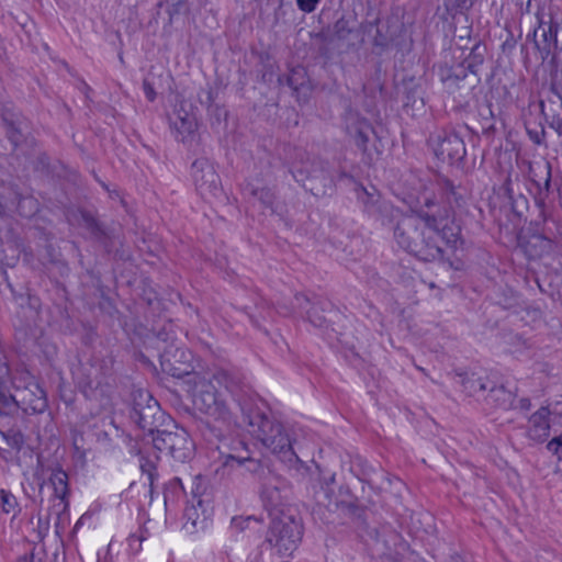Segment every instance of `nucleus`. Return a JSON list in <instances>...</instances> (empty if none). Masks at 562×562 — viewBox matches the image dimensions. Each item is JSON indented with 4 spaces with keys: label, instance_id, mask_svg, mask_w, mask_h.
I'll return each instance as SVG.
<instances>
[{
    "label": "nucleus",
    "instance_id": "nucleus-23",
    "mask_svg": "<svg viewBox=\"0 0 562 562\" xmlns=\"http://www.w3.org/2000/svg\"><path fill=\"white\" fill-rule=\"evenodd\" d=\"M516 394L507 390L504 384H496L495 381L488 383L487 390L482 396V401L488 409L508 411L513 409Z\"/></svg>",
    "mask_w": 562,
    "mask_h": 562
},
{
    "label": "nucleus",
    "instance_id": "nucleus-5",
    "mask_svg": "<svg viewBox=\"0 0 562 562\" xmlns=\"http://www.w3.org/2000/svg\"><path fill=\"white\" fill-rule=\"evenodd\" d=\"M130 418L153 439L165 426H175V420L167 415L159 403L148 391L138 390L133 393Z\"/></svg>",
    "mask_w": 562,
    "mask_h": 562
},
{
    "label": "nucleus",
    "instance_id": "nucleus-6",
    "mask_svg": "<svg viewBox=\"0 0 562 562\" xmlns=\"http://www.w3.org/2000/svg\"><path fill=\"white\" fill-rule=\"evenodd\" d=\"M156 347L162 372L176 379H183L193 372L191 351L175 345L173 338L165 330L158 331Z\"/></svg>",
    "mask_w": 562,
    "mask_h": 562
},
{
    "label": "nucleus",
    "instance_id": "nucleus-4",
    "mask_svg": "<svg viewBox=\"0 0 562 562\" xmlns=\"http://www.w3.org/2000/svg\"><path fill=\"white\" fill-rule=\"evenodd\" d=\"M270 525L265 540L251 562H262L266 550H276L279 557H290L297 549L303 537V522L300 516L291 513H279L270 517Z\"/></svg>",
    "mask_w": 562,
    "mask_h": 562
},
{
    "label": "nucleus",
    "instance_id": "nucleus-3",
    "mask_svg": "<svg viewBox=\"0 0 562 562\" xmlns=\"http://www.w3.org/2000/svg\"><path fill=\"white\" fill-rule=\"evenodd\" d=\"M396 244L409 255L425 262L442 260L443 249L438 244L439 233L427 231L414 215L402 218L393 228Z\"/></svg>",
    "mask_w": 562,
    "mask_h": 562
},
{
    "label": "nucleus",
    "instance_id": "nucleus-62",
    "mask_svg": "<svg viewBox=\"0 0 562 562\" xmlns=\"http://www.w3.org/2000/svg\"><path fill=\"white\" fill-rule=\"evenodd\" d=\"M143 89L148 101L153 102L156 98V91L154 86L147 79H144L143 81Z\"/></svg>",
    "mask_w": 562,
    "mask_h": 562
},
{
    "label": "nucleus",
    "instance_id": "nucleus-32",
    "mask_svg": "<svg viewBox=\"0 0 562 562\" xmlns=\"http://www.w3.org/2000/svg\"><path fill=\"white\" fill-rule=\"evenodd\" d=\"M335 506L357 522L359 532L362 536L366 525H370L368 522V512L356 502L335 503Z\"/></svg>",
    "mask_w": 562,
    "mask_h": 562
},
{
    "label": "nucleus",
    "instance_id": "nucleus-35",
    "mask_svg": "<svg viewBox=\"0 0 562 562\" xmlns=\"http://www.w3.org/2000/svg\"><path fill=\"white\" fill-rule=\"evenodd\" d=\"M372 189L373 191L370 192L364 187L360 186L357 190V199L361 203L363 213H366L369 217L376 210L378 205H380L384 200L374 188Z\"/></svg>",
    "mask_w": 562,
    "mask_h": 562
},
{
    "label": "nucleus",
    "instance_id": "nucleus-42",
    "mask_svg": "<svg viewBox=\"0 0 562 562\" xmlns=\"http://www.w3.org/2000/svg\"><path fill=\"white\" fill-rule=\"evenodd\" d=\"M205 490L206 487L204 484V480L200 475L195 476L192 482L191 497L188 499V502H192V504L196 503V505L201 508L202 514L205 513L203 499V494Z\"/></svg>",
    "mask_w": 562,
    "mask_h": 562
},
{
    "label": "nucleus",
    "instance_id": "nucleus-15",
    "mask_svg": "<svg viewBox=\"0 0 562 562\" xmlns=\"http://www.w3.org/2000/svg\"><path fill=\"white\" fill-rule=\"evenodd\" d=\"M193 404L196 409L205 415H221L229 411L221 393L216 390L213 381H201L195 385Z\"/></svg>",
    "mask_w": 562,
    "mask_h": 562
},
{
    "label": "nucleus",
    "instance_id": "nucleus-22",
    "mask_svg": "<svg viewBox=\"0 0 562 562\" xmlns=\"http://www.w3.org/2000/svg\"><path fill=\"white\" fill-rule=\"evenodd\" d=\"M223 467H240L249 459V450L244 441L237 438H227L216 445Z\"/></svg>",
    "mask_w": 562,
    "mask_h": 562
},
{
    "label": "nucleus",
    "instance_id": "nucleus-14",
    "mask_svg": "<svg viewBox=\"0 0 562 562\" xmlns=\"http://www.w3.org/2000/svg\"><path fill=\"white\" fill-rule=\"evenodd\" d=\"M13 385L20 407L25 414H42L47 409L46 392L34 378H27L23 385L15 382Z\"/></svg>",
    "mask_w": 562,
    "mask_h": 562
},
{
    "label": "nucleus",
    "instance_id": "nucleus-57",
    "mask_svg": "<svg viewBox=\"0 0 562 562\" xmlns=\"http://www.w3.org/2000/svg\"><path fill=\"white\" fill-rule=\"evenodd\" d=\"M547 449L552 452V454L557 456L559 460H562V434L552 438L548 442Z\"/></svg>",
    "mask_w": 562,
    "mask_h": 562
},
{
    "label": "nucleus",
    "instance_id": "nucleus-29",
    "mask_svg": "<svg viewBox=\"0 0 562 562\" xmlns=\"http://www.w3.org/2000/svg\"><path fill=\"white\" fill-rule=\"evenodd\" d=\"M486 54V44L481 40L474 38V43L470 47L469 54L460 63L469 70L470 74L477 76L485 61Z\"/></svg>",
    "mask_w": 562,
    "mask_h": 562
},
{
    "label": "nucleus",
    "instance_id": "nucleus-18",
    "mask_svg": "<svg viewBox=\"0 0 562 562\" xmlns=\"http://www.w3.org/2000/svg\"><path fill=\"white\" fill-rule=\"evenodd\" d=\"M541 213L543 214V227L541 229L537 227L526 241V250L531 257H541L553 248L555 235L549 224L555 225V221L543 210Z\"/></svg>",
    "mask_w": 562,
    "mask_h": 562
},
{
    "label": "nucleus",
    "instance_id": "nucleus-36",
    "mask_svg": "<svg viewBox=\"0 0 562 562\" xmlns=\"http://www.w3.org/2000/svg\"><path fill=\"white\" fill-rule=\"evenodd\" d=\"M21 409L18 394L9 393V386L0 390V416H14Z\"/></svg>",
    "mask_w": 562,
    "mask_h": 562
},
{
    "label": "nucleus",
    "instance_id": "nucleus-2",
    "mask_svg": "<svg viewBox=\"0 0 562 562\" xmlns=\"http://www.w3.org/2000/svg\"><path fill=\"white\" fill-rule=\"evenodd\" d=\"M361 27L363 33L372 40L373 56H387L394 50V57L400 55L403 59L413 48V40L396 15L367 20L361 23Z\"/></svg>",
    "mask_w": 562,
    "mask_h": 562
},
{
    "label": "nucleus",
    "instance_id": "nucleus-58",
    "mask_svg": "<svg viewBox=\"0 0 562 562\" xmlns=\"http://www.w3.org/2000/svg\"><path fill=\"white\" fill-rule=\"evenodd\" d=\"M527 133L529 135V138L537 145H541L543 144L544 142V137H546V131H544V127L542 125L539 126V130L535 128H530L527 126Z\"/></svg>",
    "mask_w": 562,
    "mask_h": 562
},
{
    "label": "nucleus",
    "instance_id": "nucleus-9",
    "mask_svg": "<svg viewBox=\"0 0 562 562\" xmlns=\"http://www.w3.org/2000/svg\"><path fill=\"white\" fill-rule=\"evenodd\" d=\"M291 496L292 485L279 474L268 477L260 485V498L269 517L277 516L279 513H291L292 509L289 506Z\"/></svg>",
    "mask_w": 562,
    "mask_h": 562
},
{
    "label": "nucleus",
    "instance_id": "nucleus-19",
    "mask_svg": "<svg viewBox=\"0 0 562 562\" xmlns=\"http://www.w3.org/2000/svg\"><path fill=\"white\" fill-rule=\"evenodd\" d=\"M31 307H21L14 322L15 338L24 347L36 345L42 336V328L35 323Z\"/></svg>",
    "mask_w": 562,
    "mask_h": 562
},
{
    "label": "nucleus",
    "instance_id": "nucleus-27",
    "mask_svg": "<svg viewBox=\"0 0 562 562\" xmlns=\"http://www.w3.org/2000/svg\"><path fill=\"white\" fill-rule=\"evenodd\" d=\"M438 187L442 198L451 209H462L467 204V189L456 186L450 179L441 178L438 180Z\"/></svg>",
    "mask_w": 562,
    "mask_h": 562
},
{
    "label": "nucleus",
    "instance_id": "nucleus-59",
    "mask_svg": "<svg viewBox=\"0 0 562 562\" xmlns=\"http://www.w3.org/2000/svg\"><path fill=\"white\" fill-rule=\"evenodd\" d=\"M321 0H296L297 8L305 12L312 13Z\"/></svg>",
    "mask_w": 562,
    "mask_h": 562
},
{
    "label": "nucleus",
    "instance_id": "nucleus-52",
    "mask_svg": "<svg viewBox=\"0 0 562 562\" xmlns=\"http://www.w3.org/2000/svg\"><path fill=\"white\" fill-rule=\"evenodd\" d=\"M251 194L256 196L263 207H272L274 202V194L269 188L252 189Z\"/></svg>",
    "mask_w": 562,
    "mask_h": 562
},
{
    "label": "nucleus",
    "instance_id": "nucleus-37",
    "mask_svg": "<svg viewBox=\"0 0 562 562\" xmlns=\"http://www.w3.org/2000/svg\"><path fill=\"white\" fill-rule=\"evenodd\" d=\"M243 465H246L247 470L252 473L260 484L273 476L276 473L268 467L263 465L259 460H256L249 456V459L245 461Z\"/></svg>",
    "mask_w": 562,
    "mask_h": 562
},
{
    "label": "nucleus",
    "instance_id": "nucleus-50",
    "mask_svg": "<svg viewBox=\"0 0 562 562\" xmlns=\"http://www.w3.org/2000/svg\"><path fill=\"white\" fill-rule=\"evenodd\" d=\"M8 190V195L0 193V209L15 207L20 203V193L13 187H9Z\"/></svg>",
    "mask_w": 562,
    "mask_h": 562
},
{
    "label": "nucleus",
    "instance_id": "nucleus-47",
    "mask_svg": "<svg viewBox=\"0 0 562 562\" xmlns=\"http://www.w3.org/2000/svg\"><path fill=\"white\" fill-rule=\"evenodd\" d=\"M1 117L5 126L14 125L16 123L20 124V122L26 121L13 106L8 105L2 108Z\"/></svg>",
    "mask_w": 562,
    "mask_h": 562
},
{
    "label": "nucleus",
    "instance_id": "nucleus-25",
    "mask_svg": "<svg viewBox=\"0 0 562 562\" xmlns=\"http://www.w3.org/2000/svg\"><path fill=\"white\" fill-rule=\"evenodd\" d=\"M559 23L550 21L548 29H542L541 38L535 40V47L540 54L541 60L554 58L558 49Z\"/></svg>",
    "mask_w": 562,
    "mask_h": 562
},
{
    "label": "nucleus",
    "instance_id": "nucleus-46",
    "mask_svg": "<svg viewBox=\"0 0 562 562\" xmlns=\"http://www.w3.org/2000/svg\"><path fill=\"white\" fill-rule=\"evenodd\" d=\"M173 125L176 130L184 136L194 132L196 123L193 117L186 114V116L178 115V119L173 122Z\"/></svg>",
    "mask_w": 562,
    "mask_h": 562
},
{
    "label": "nucleus",
    "instance_id": "nucleus-49",
    "mask_svg": "<svg viewBox=\"0 0 562 562\" xmlns=\"http://www.w3.org/2000/svg\"><path fill=\"white\" fill-rule=\"evenodd\" d=\"M213 380L218 384L224 386L227 391L234 392V387L236 386L235 378L225 370H218L213 374Z\"/></svg>",
    "mask_w": 562,
    "mask_h": 562
},
{
    "label": "nucleus",
    "instance_id": "nucleus-26",
    "mask_svg": "<svg viewBox=\"0 0 562 562\" xmlns=\"http://www.w3.org/2000/svg\"><path fill=\"white\" fill-rule=\"evenodd\" d=\"M468 74L469 70L461 63L452 66L443 64L438 69L440 81L450 93L460 88V82L465 80Z\"/></svg>",
    "mask_w": 562,
    "mask_h": 562
},
{
    "label": "nucleus",
    "instance_id": "nucleus-44",
    "mask_svg": "<svg viewBox=\"0 0 562 562\" xmlns=\"http://www.w3.org/2000/svg\"><path fill=\"white\" fill-rule=\"evenodd\" d=\"M551 164L549 161H543L541 164H536L535 167L530 168V178L532 183L538 187L541 184L547 177L551 175Z\"/></svg>",
    "mask_w": 562,
    "mask_h": 562
},
{
    "label": "nucleus",
    "instance_id": "nucleus-24",
    "mask_svg": "<svg viewBox=\"0 0 562 562\" xmlns=\"http://www.w3.org/2000/svg\"><path fill=\"white\" fill-rule=\"evenodd\" d=\"M551 411L548 407H540L529 419L530 427L527 436L535 442H544L550 435L549 416Z\"/></svg>",
    "mask_w": 562,
    "mask_h": 562
},
{
    "label": "nucleus",
    "instance_id": "nucleus-64",
    "mask_svg": "<svg viewBox=\"0 0 562 562\" xmlns=\"http://www.w3.org/2000/svg\"><path fill=\"white\" fill-rule=\"evenodd\" d=\"M531 407V402L528 397H522L518 401V404L515 405L513 408H519L520 411L527 412Z\"/></svg>",
    "mask_w": 562,
    "mask_h": 562
},
{
    "label": "nucleus",
    "instance_id": "nucleus-34",
    "mask_svg": "<svg viewBox=\"0 0 562 562\" xmlns=\"http://www.w3.org/2000/svg\"><path fill=\"white\" fill-rule=\"evenodd\" d=\"M25 443L24 435L18 428L0 430V450L20 452Z\"/></svg>",
    "mask_w": 562,
    "mask_h": 562
},
{
    "label": "nucleus",
    "instance_id": "nucleus-33",
    "mask_svg": "<svg viewBox=\"0 0 562 562\" xmlns=\"http://www.w3.org/2000/svg\"><path fill=\"white\" fill-rule=\"evenodd\" d=\"M439 237L453 250L463 249L464 240L461 236V227L453 221L440 224Z\"/></svg>",
    "mask_w": 562,
    "mask_h": 562
},
{
    "label": "nucleus",
    "instance_id": "nucleus-1",
    "mask_svg": "<svg viewBox=\"0 0 562 562\" xmlns=\"http://www.w3.org/2000/svg\"><path fill=\"white\" fill-rule=\"evenodd\" d=\"M241 424L248 431L289 468H296L301 462L293 448L289 429L279 420L254 407L240 404Z\"/></svg>",
    "mask_w": 562,
    "mask_h": 562
},
{
    "label": "nucleus",
    "instance_id": "nucleus-51",
    "mask_svg": "<svg viewBox=\"0 0 562 562\" xmlns=\"http://www.w3.org/2000/svg\"><path fill=\"white\" fill-rule=\"evenodd\" d=\"M334 35L338 40H347L348 36L352 33V27L350 26L349 20L344 16L336 21L333 27Z\"/></svg>",
    "mask_w": 562,
    "mask_h": 562
},
{
    "label": "nucleus",
    "instance_id": "nucleus-11",
    "mask_svg": "<svg viewBox=\"0 0 562 562\" xmlns=\"http://www.w3.org/2000/svg\"><path fill=\"white\" fill-rule=\"evenodd\" d=\"M78 212L81 218L80 225L89 232L90 237L99 243L104 251L108 255H112L114 259L125 260V252L116 248V244L120 241L117 240L114 229L109 228L88 210L80 209Z\"/></svg>",
    "mask_w": 562,
    "mask_h": 562
},
{
    "label": "nucleus",
    "instance_id": "nucleus-20",
    "mask_svg": "<svg viewBox=\"0 0 562 562\" xmlns=\"http://www.w3.org/2000/svg\"><path fill=\"white\" fill-rule=\"evenodd\" d=\"M540 109L547 124L562 136V94L554 86H551L546 99L540 101Z\"/></svg>",
    "mask_w": 562,
    "mask_h": 562
},
{
    "label": "nucleus",
    "instance_id": "nucleus-39",
    "mask_svg": "<svg viewBox=\"0 0 562 562\" xmlns=\"http://www.w3.org/2000/svg\"><path fill=\"white\" fill-rule=\"evenodd\" d=\"M0 507L4 514H12L13 518L21 512L16 497L3 488L0 490Z\"/></svg>",
    "mask_w": 562,
    "mask_h": 562
},
{
    "label": "nucleus",
    "instance_id": "nucleus-30",
    "mask_svg": "<svg viewBox=\"0 0 562 562\" xmlns=\"http://www.w3.org/2000/svg\"><path fill=\"white\" fill-rule=\"evenodd\" d=\"M50 475L48 477V482L54 490V495L56 498H59L63 503H65V507L68 506V496L70 494L69 490V476L66 471H64L58 464L54 468H49Z\"/></svg>",
    "mask_w": 562,
    "mask_h": 562
},
{
    "label": "nucleus",
    "instance_id": "nucleus-56",
    "mask_svg": "<svg viewBox=\"0 0 562 562\" xmlns=\"http://www.w3.org/2000/svg\"><path fill=\"white\" fill-rule=\"evenodd\" d=\"M10 369L8 363L0 357V390H4L9 386Z\"/></svg>",
    "mask_w": 562,
    "mask_h": 562
},
{
    "label": "nucleus",
    "instance_id": "nucleus-41",
    "mask_svg": "<svg viewBox=\"0 0 562 562\" xmlns=\"http://www.w3.org/2000/svg\"><path fill=\"white\" fill-rule=\"evenodd\" d=\"M258 60L259 66L261 67V81L265 83L270 82L272 80L274 69V61L271 55L268 52H260L258 53Z\"/></svg>",
    "mask_w": 562,
    "mask_h": 562
},
{
    "label": "nucleus",
    "instance_id": "nucleus-10",
    "mask_svg": "<svg viewBox=\"0 0 562 562\" xmlns=\"http://www.w3.org/2000/svg\"><path fill=\"white\" fill-rule=\"evenodd\" d=\"M294 306L306 314L307 321L318 328H328L333 322V317L338 315L334 304L322 296L313 295L312 297L297 293L294 296Z\"/></svg>",
    "mask_w": 562,
    "mask_h": 562
},
{
    "label": "nucleus",
    "instance_id": "nucleus-53",
    "mask_svg": "<svg viewBox=\"0 0 562 562\" xmlns=\"http://www.w3.org/2000/svg\"><path fill=\"white\" fill-rule=\"evenodd\" d=\"M553 186L551 181V175L547 177L541 184L537 187V196L536 201L540 206H543L546 198L549 196L550 193L553 192Z\"/></svg>",
    "mask_w": 562,
    "mask_h": 562
},
{
    "label": "nucleus",
    "instance_id": "nucleus-31",
    "mask_svg": "<svg viewBox=\"0 0 562 562\" xmlns=\"http://www.w3.org/2000/svg\"><path fill=\"white\" fill-rule=\"evenodd\" d=\"M408 216L409 215H405L401 209L394 206L391 202L383 200L370 217L379 221L382 225L394 224V227H398V223L402 218Z\"/></svg>",
    "mask_w": 562,
    "mask_h": 562
},
{
    "label": "nucleus",
    "instance_id": "nucleus-63",
    "mask_svg": "<svg viewBox=\"0 0 562 562\" xmlns=\"http://www.w3.org/2000/svg\"><path fill=\"white\" fill-rule=\"evenodd\" d=\"M515 46H516V40H515L513 33L510 31H508V36L502 44V50L504 53H506V52L509 53L515 48Z\"/></svg>",
    "mask_w": 562,
    "mask_h": 562
},
{
    "label": "nucleus",
    "instance_id": "nucleus-38",
    "mask_svg": "<svg viewBox=\"0 0 562 562\" xmlns=\"http://www.w3.org/2000/svg\"><path fill=\"white\" fill-rule=\"evenodd\" d=\"M375 57L376 60L374 63V71L370 77V81L373 83L374 88L382 91L384 89V77L386 76L385 63L389 59V55Z\"/></svg>",
    "mask_w": 562,
    "mask_h": 562
},
{
    "label": "nucleus",
    "instance_id": "nucleus-13",
    "mask_svg": "<svg viewBox=\"0 0 562 562\" xmlns=\"http://www.w3.org/2000/svg\"><path fill=\"white\" fill-rule=\"evenodd\" d=\"M191 176L198 192L203 199L222 195L221 178L207 158H198L192 162Z\"/></svg>",
    "mask_w": 562,
    "mask_h": 562
},
{
    "label": "nucleus",
    "instance_id": "nucleus-43",
    "mask_svg": "<svg viewBox=\"0 0 562 562\" xmlns=\"http://www.w3.org/2000/svg\"><path fill=\"white\" fill-rule=\"evenodd\" d=\"M412 215L418 217L420 220L422 225L427 231H436L439 233L440 224L443 222V218L438 217L436 214L428 213L424 210H420Z\"/></svg>",
    "mask_w": 562,
    "mask_h": 562
},
{
    "label": "nucleus",
    "instance_id": "nucleus-12",
    "mask_svg": "<svg viewBox=\"0 0 562 562\" xmlns=\"http://www.w3.org/2000/svg\"><path fill=\"white\" fill-rule=\"evenodd\" d=\"M429 143L438 160L449 166L460 167L462 165L467 149L463 139L458 134L442 132L430 137Z\"/></svg>",
    "mask_w": 562,
    "mask_h": 562
},
{
    "label": "nucleus",
    "instance_id": "nucleus-55",
    "mask_svg": "<svg viewBox=\"0 0 562 562\" xmlns=\"http://www.w3.org/2000/svg\"><path fill=\"white\" fill-rule=\"evenodd\" d=\"M465 30H467V34L459 35L457 38H454V42H453V45L456 46V48L461 50L462 54L464 53V50H470L471 46H469V43L472 42L471 30L470 29H465Z\"/></svg>",
    "mask_w": 562,
    "mask_h": 562
},
{
    "label": "nucleus",
    "instance_id": "nucleus-40",
    "mask_svg": "<svg viewBox=\"0 0 562 562\" xmlns=\"http://www.w3.org/2000/svg\"><path fill=\"white\" fill-rule=\"evenodd\" d=\"M27 128L26 121L20 122V124L5 126V135L12 145L13 150L24 140V132Z\"/></svg>",
    "mask_w": 562,
    "mask_h": 562
},
{
    "label": "nucleus",
    "instance_id": "nucleus-48",
    "mask_svg": "<svg viewBox=\"0 0 562 562\" xmlns=\"http://www.w3.org/2000/svg\"><path fill=\"white\" fill-rule=\"evenodd\" d=\"M476 0H443L448 13L464 12L470 10Z\"/></svg>",
    "mask_w": 562,
    "mask_h": 562
},
{
    "label": "nucleus",
    "instance_id": "nucleus-16",
    "mask_svg": "<svg viewBox=\"0 0 562 562\" xmlns=\"http://www.w3.org/2000/svg\"><path fill=\"white\" fill-rule=\"evenodd\" d=\"M280 86L286 85L299 103H306L313 92L314 86L304 66L296 65L289 72L278 77Z\"/></svg>",
    "mask_w": 562,
    "mask_h": 562
},
{
    "label": "nucleus",
    "instance_id": "nucleus-61",
    "mask_svg": "<svg viewBox=\"0 0 562 562\" xmlns=\"http://www.w3.org/2000/svg\"><path fill=\"white\" fill-rule=\"evenodd\" d=\"M368 140H369L368 135L362 130H359L356 135V144H357L358 148L366 151Z\"/></svg>",
    "mask_w": 562,
    "mask_h": 562
},
{
    "label": "nucleus",
    "instance_id": "nucleus-17",
    "mask_svg": "<svg viewBox=\"0 0 562 562\" xmlns=\"http://www.w3.org/2000/svg\"><path fill=\"white\" fill-rule=\"evenodd\" d=\"M199 430L202 437L210 445H221L232 430V416L231 412H223V414L210 415L207 418L202 419L199 424Z\"/></svg>",
    "mask_w": 562,
    "mask_h": 562
},
{
    "label": "nucleus",
    "instance_id": "nucleus-21",
    "mask_svg": "<svg viewBox=\"0 0 562 562\" xmlns=\"http://www.w3.org/2000/svg\"><path fill=\"white\" fill-rule=\"evenodd\" d=\"M291 175L297 183H301L303 188L312 192L314 195H317L315 187H307L306 181L308 180H321L327 181L330 180L328 171L325 169L324 162L322 160H313L304 162L302 166H293L290 169Z\"/></svg>",
    "mask_w": 562,
    "mask_h": 562
},
{
    "label": "nucleus",
    "instance_id": "nucleus-28",
    "mask_svg": "<svg viewBox=\"0 0 562 562\" xmlns=\"http://www.w3.org/2000/svg\"><path fill=\"white\" fill-rule=\"evenodd\" d=\"M491 379L487 376H479L475 373L471 374H458L457 383L461 385L462 391L469 395L476 397L477 401H482Z\"/></svg>",
    "mask_w": 562,
    "mask_h": 562
},
{
    "label": "nucleus",
    "instance_id": "nucleus-8",
    "mask_svg": "<svg viewBox=\"0 0 562 562\" xmlns=\"http://www.w3.org/2000/svg\"><path fill=\"white\" fill-rule=\"evenodd\" d=\"M362 538L387 557L403 555L409 548L403 536L387 522L366 525Z\"/></svg>",
    "mask_w": 562,
    "mask_h": 562
},
{
    "label": "nucleus",
    "instance_id": "nucleus-60",
    "mask_svg": "<svg viewBox=\"0 0 562 562\" xmlns=\"http://www.w3.org/2000/svg\"><path fill=\"white\" fill-rule=\"evenodd\" d=\"M199 100H200L201 104L205 105L207 109L212 108L213 102H214V93H213L212 89L203 90L199 94Z\"/></svg>",
    "mask_w": 562,
    "mask_h": 562
},
{
    "label": "nucleus",
    "instance_id": "nucleus-7",
    "mask_svg": "<svg viewBox=\"0 0 562 562\" xmlns=\"http://www.w3.org/2000/svg\"><path fill=\"white\" fill-rule=\"evenodd\" d=\"M151 443L156 450L171 457L176 462L186 463L194 456V443L189 432L175 423V426H165L153 437Z\"/></svg>",
    "mask_w": 562,
    "mask_h": 562
},
{
    "label": "nucleus",
    "instance_id": "nucleus-45",
    "mask_svg": "<svg viewBox=\"0 0 562 562\" xmlns=\"http://www.w3.org/2000/svg\"><path fill=\"white\" fill-rule=\"evenodd\" d=\"M199 509H201L196 503L192 504V502L187 501V506L184 508L183 517L186 518L184 527L187 529H194L198 525V520L200 518Z\"/></svg>",
    "mask_w": 562,
    "mask_h": 562
},
{
    "label": "nucleus",
    "instance_id": "nucleus-54",
    "mask_svg": "<svg viewBox=\"0 0 562 562\" xmlns=\"http://www.w3.org/2000/svg\"><path fill=\"white\" fill-rule=\"evenodd\" d=\"M139 467H140V470H142L143 474H147V479H148L149 487H150V494H153L154 482H155V479L158 475L157 472H156V465L150 460L140 458V465Z\"/></svg>",
    "mask_w": 562,
    "mask_h": 562
}]
</instances>
